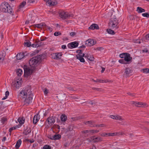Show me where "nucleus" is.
<instances>
[{"label": "nucleus", "instance_id": "obj_47", "mask_svg": "<svg viewBox=\"0 0 149 149\" xmlns=\"http://www.w3.org/2000/svg\"><path fill=\"white\" fill-rule=\"evenodd\" d=\"M30 46H31L33 47H38L37 43H36V44H31V45Z\"/></svg>", "mask_w": 149, "mask_h": 149}, {"label": "nucleus", "instance_id": "obj_15", "mask_svg": "<svg viewBox=\"0 0 149 149\" xmlns=\"http://www.w3.org/2000/svg\"><path fill=\"white\" fill-rule=\"evenodd\" d=\"M93 80L95 82H99L100 83H107L108 82H112V81L109 80L108 79H97L96 80H95L94 79H93Z\"/></svg>", "mask_w": 149, "mask_h": 149}, {"label": "nucleus", "instance_id": "obj_61", "mask_svg": "<svg viewBox=\"0 0 149 149\" xmlns=\"http://www.w3.org/2000/svg\"><path fill=\"white\" fill-rule=\"evenodd\" d=\"M100 135L103 137L105 136V133H103L100 134Z\"/></svg>", "mask_w": 149, "mask_h": 149}, {"label": "nucleus", "instance_id": "obj_19", "mask_svg": "<svg viewBox=\"0 0 149 149\" xmlns=\"http://www.w3.org/2000/svg\"><path fill=\"white\" fill-rule=\"evenodd\" d=\"M95 122L93 121H88L85 122L86 125L89 124V126L91 127H95Z\"/></svg>", "mask_w": 149, "mask_h": 149}, {"label": "nucleus", "instance_id": "obj_31", "mask_svg": "<svg viewBox=\"0 0 149 149\" xmlns=\"http://www.w3.org/2000/svg\"><path fill=\"white\" fill-rule=\"evenodd\" d=\"M46 39V37H42L40 38V39H37L35 40V43H38L40 41H43L45 40Z\"/></svg>", "mask_w": 149, "mask_h": 149}, {"label": "nucleus", "instance_id": "obj_3", "mask_svg": "<svg viewBox=\"0 0 149 149\" xmlns=\"http://www.w3.org/2000/svg\"><path fill=\"white\" fill-rule=\"evenodd\" d=\"M118 20L116 17L111 18L108 24V26L109 28L113 29L114 31L118 29Z\"/></svg>", "mask_w": 149, "mask_h": 149}, {"label": "nucleus", "instance_id": "obj_6", "mask_svg": "<svg viewBox=\"0 0 149 149\" xmlns=\"http://www.w3.org/2000/svg\"><path fill=\"white\" fill-rule=\"evenodd\" d=\"M59 15L60 17L63 19L70 18L71 17H72V15L68 13L63 11H62L60 13Z\"/></svg>", "mask_w": 149, "mask_h": 149}, {"label": "nucleus", "instance_id": "obj_8", "mask_svg": "<svg viewBox=\"0 0 149 149\" xmlns=\"http://www.w3.org/2000/svg\"><path fill=\"white\" fill-rule=\"evenodd\" d=\"M22 81L21 79H18L16 81L13 82L12 84V85L14 86V87H15L16 88H18L21 86Z\"/></svg>", "mask_w": 149, "mask_h": 149}, {"label": "nucleus", "instance_id": "obj_57", "mask_svg": "<svg viewBox=\"0 0 149 149\" xmlns=\"http://www.w3.org/2000/svg\"><path fill=\"white\" fill-rule=\"evenodd\" d=\"M146 39L148 40H149V34L147 35L146 36Z\"/></svg>", "mask_w": 149, "mask_h": 149}, {"label": "nucleus", "instance_id": "obj_35", "mask_svg": "<svg viewBox=\"0 0 149 149\" xmlns=\"http://www.w3.org/2000/svg\"><path fill=\"white\" fill-rule=\"evenodd\" d=\"M26 3V2L25 1H23L21 3L19 6V8H22L24 6Z\"/></svg>", "mask_w": 149, "mask_h": 149}, {"label": "nucleus", "instance_id": "obj_30", "mask_svg": "<svg viewBox=\"0 0 149 149\" xmlns=\"http://www.w3.org/2000/svg\"><path fill=\"white\" fill-rule=\"evenodd\" d=\"M85 57H86L88 60L90 61H93L94 59V58L93 56L87 54L86 55Z\"/></svg>", "mask_w": 149, "mask_h": 149}, {"label": "nucleus", "instance_id": "obj_43", "mask_svg": "<svg viewBox=\"0 0 149 149\" xmlns=\"http://www.w3.org/2000/svg\"><path fill=\"white\" fill-rule=\"evenodd\" d=\"M82 118V117L81 116H78L77 117H75L74 118V120H79L80 119H81Z\"/></svg>", "mask_w": 149, "mask_h": 149}, {"label": "nucleus", "instance_id": "obj_38", "mask_svg": "<svg viewBox=\"0 0 149 149\" xmlns=\"http://www.w3.org/2000/svg\"><path fill=\"white\" fill-rule=\"evenodd\" d=\"M105 125L104 124H98V125H95V127H105Z\"/></svg>", "mask_w": 149, "mask_h": 149}, {"label": "nucleus", "instance_id": "obj_49", "mask_svg": "<svg viewBox=\"0 0 149 149\" xmlns=\"http://www.w3.org/2000/svg\"><path fill=\"white\" fill-rule=\"evenodd\" d=\"M110 117L113 119H115L116 118V115H111L110 116Z\"/></svg>", "mask_w": 149, "mask_h": 149}, {"label": "nucleus", "instance_id": "obj_9", "mask_svg": "<svg viewBox=\"0 0 149 149\" xmlns=\"http://www.w3.org/2000/svg\"><path fill=\"white\" fill-rule=\"evenodd\" d=\"M49 6H54L57 4V2L55 0H44Z\"/></svg>", "mask_w": 149, "mask_h": 149}, {"label": "nucleus", "instance_id": "obj_59", "mask_svg": "<svg viewBox=\"0 0 149 149\" xmlns=\"http://www.w3.org/2000/svg\"><path fill=\"white\" fill-rule=\"evenodd\" d=\"M6 140V137L5 136L3 137V139L2 140V141L3 142L4 141Z\"/></svg>", "mask_w": 149, "mask_h": 149}, {"label": "nucleus", "instance_id": "obj_21", "mask_svg": "<svg viewBox=\"0 0 149 149\" xmlns=\"http://www.w3.org/2000/svg\"><path fill=\"white\" fill-rule=\"evenodd\" d=\"M61 138V136L60 134H55L52 136L50 139L52 140H55L59 139Z\"/></svg>", "mask_w": 149, "mask_h": 149}, {"label": "nucleus", "instance_id": "obj_14", "mask_svg": "<svg viewBox=\"0 0 149 149\" xmlns=\"http://www.w3.org/2000/svg\"><path fill=\"white\" fill-rule=\"evenodd\" d=\"M84 56L85 54H83L82 55L78 54L76 56V57L77 59L79 60L81 62H85V60L83 57H84Z\"/></svg>", "mask_w": 149, "mask_h": 149}, {"label": "nucleus", "instance_id": "obj_58", "mask_svg": "<svg viewBox=\"0 0 149 149\" xmlns=\"http://www.w3.org/2000/svg\"><path fill=\"white\" fill-rule=\"evenodd\" d=\"M102 68V70L101 71V73H103L104 71L105 70V68H103L102 67H101Z\"/></svg>", "mask_w": 149, "mask_h": 149}, {"label": "nucleus", "instance_id": "obj_23", "mask_svg": "<svg viewBox=\"0 0 149 149\" xmlns=\"http://www.w3.org/2000/svg\"><path fill=\"white\" fill-rule=\"evenodd\" d=\"M62 54L61 53H58L55 54L54 58L55 59H59L61 58Z\"/></svg>", "mask_w": 149, "mask_h": 149}, {"label": "nucleus", "instance_id": "obj_27", "mask_svg": "<svg viewBox=\"0 0 149 149\" xmlns=\"http://www.w3.org/2000/svg\"><path fill=\"white\" fill-rule=\"evenodd\" d=\"M61 119L62 121H65L67 120V116L65 114H63L61 116Z\"/></svg>", "mask_w": 149, "mask_h": 149}, {"label": "nucleus", "instance_id": "obj_51", "mask_svg": "<svg viewBox=\"0 0 149 149\" xmlns=\"http://www.w3.org/2000/svg\"><path fill=\"white\" fill-rule=\"evenodd\" d=\"M142 52H143L147 53L148 52V50L146 48H145V49H144L142 50Z\"/></svg>", "mask_w": 149, "mask_h": 149}, {"label": "nucleus", "instance_id": "obj_28", "mask_svg": "<svg viewBox=\"0 0 149 149\" xmlns=\"http://www.w3.org/2000/svg\"><path fill=\"white\" fill-rule=\"evenodd\" d=\"M45 25V24L44 23H42L39 24H35V25L34 26L35 27H36L38 28H41Z\"/></svg>", "mask_w": 149, "mask_h": 149}, {"label": "nucleus", "instance_id": "obj_54", "mask_svg": "<svg viewBox=\"0 0 149 149\" xmlns=\"http://www.w3.org/2000/svg\"><path fill=\"white\" fill-rule=\"evenodd\" d=\"M9 95V92L7 91L5 93V96L8 97V96Z\"/></svg>", "mask_w": 149, "mask_h": 149}, {"label": "nucleus", "instance_id": "obj_16", "mask_svg": "<svg viewBox=\"0 0 149 149\" xmlns=\"http://www.w3.org/2000/svg\"><path fill=\"white\" fill-rule=\"evenodd\" d=\"M133 105L138 107H145L148 105L146 103H133Z\"/></svg>", "mask_w": 149, "mask_h": 149}, {"label": "nucleus", "instance_id": "obj_62", "mask_svg": "<svg viewBox=\"0 0 149 149\" xmlns=\"http://www.w3.org/2000/svg\"><path fill=\"white\" fill-rule=\"evenodd\" d=\"M21 125H16L15 126L16 129L17 128H19V127H21Z\"/></svg>", "mask_w": 149, "mask_h": 149}, {"label": "nucleus", "instance_id": "obj_63", "mask_svg": "<svg viewBox=\"0 0 149 149\" xmlns=\"http://www.w3.org/2000/svg\"><path fill=\"white\" fill-rule=\"evenodd\" d=\"M69 131H71L72 130H73V128H71V126H69Z\"/></svg>", "mask_w": 149, "mask_h": 149}, {"label": "nucleus", "instance_id": "obj_32", "mask_svg": "<svg viewBox=\"0 0 149 149\" xmlns=\"http://www.w3.org/2000/svg\"><path fill=\"white\" fill-rule=\"evenodd\" d=\"M22 73V71L21 69H18L17 72V74L19 76H21Z\"/></svg>", "mask_w": 149, "mask_h": 149}, {"label": "nucleus", "instance_id": "obj_52", "mask_svg": "<svg viewBox=\"0 0 149 149\" xmlns=\"http://www.w3.org/2000/svg\"><path fill=\"white\" fill-rule=\"evenodd\" d=\"M103 49L104 48L102 47H100L97 48V49H95L99 51H101V50Z\"/></svg>", "mask_w": 149, "mask_h": 149}, {"label": "nucleus", "instance_id": "obj_40", "mask_svg": "<svg viewBox=\"0 0 149 149\" xmlns=\"http://www.w3.org/2000/svg\"><path fill=\"white\" fill-rule=\"evenodd\" d=\"M43 149H51V147L50 146L46 145L44 146Z\"/></svg>", "mask_w": 149, "mask_h": 149}, {"label": "nucleus", "instance_id": "obj_12", "mask_svg": "<svg viewBox=\"0 0 149 149\" xmlns=\"http://www.w3.org/2000/svg\"><path fill=\"white\" fill-rule=\"evenodd\" d=\"M124 59L127 63V64H129L132 62V58L130 57V55L129 53H127L126 54Z\"/></svg>", "mask_w": 149, "mask_h": 149}, {"label": "nucleus", "instance_id": "obj_7", "mask_svg": "<svg viewBox=\"0 0 149 149\" xmlns=\"http://www.w3.org/2000/svg\"><path fill=\"white\" fill-rule=\"evenodd\" d=\"M96 43V40L93 39H89L86 41L85 45L87 46H91L95 44Z\"/></svg>", "mask_w": 149, "mask_h": 149}, {"label": "nucleus", "instance_id": "obj_4", "mask_svg": "<svg viewBox=\"0 0 149 149\" xmlns=\"http://www.w3.org/2000/svg\"><path fill=\"white\" fill-rule=\"evenodd\" d=\"M41 59V56L39 55L31 58L29 63L31 67H35Z\"/></svg>", "mask_w": 149, "mask_h": 149}, {"label": "nucleus", "instance_id": "obj_24", "mask_svg": "<svg viewBox=\"0 0 149 149\" xmlns=\"http://www.w3.org/2000/svg\"><path fill=\"white\" fill-rule=\"evenodd\" d=\"M17 120L20 124L22 125L24 123L25 119L23 117H19L18 119Z\"/></svg>", "mask_w": 149, "mask_h": 149}, {"label": "nucleus", "instance_id": "obj_60", "mask_svg": "<svg viewBox=\"0 0 149 149\" xmlns=\"http://www.w3.org/2000/svg\"><path fill=\"white\" fill-rule=\"evenodd\" d=\"M110 136H114L115 135V134L113 133H109Z\"/></svg>", "mask_w": 149, "mask_h": 149}, {"label": "nucleus", "instance_id": "obj_20", "mask_svg": "<svg viewBox=\"0 0 149 149\" xmlns=\"http://www.w3.org/2000/svg\"><path fill=\"white\" fill-rule=\"evenodd\" d=\"M99 26L98 25L95 24H93L90 26L89 27V28L92 30H94V29H99Z\"/></svg>", "mask_w": 149, "mask_h": 149}, {"label": "nucleus", "instance_id": "obj_53", "mask_svg": "<svg viewBox=\"0 0 149 149\" xmlns=\"http://www.w3.org/2000/svg\"><path fill=\"white\" fill-rule=\"evenodd\" d=\"M99 132V131L98 130H92V133H96L97 132Z\"/></svg>", "mask_w": 149, "mask_h": 149}, {"label": "nucleus", "instance_id": "obj_42", "mask_svg": "<svg viewBox=\"0 0 149 149\" xmlns=\"http://www.w3.org/2000/svg\"><path fill=\"white\" fill-rule=\"evenodd\" d=\"M4 60V58L3 55L2 56L0 57V63H2Z\"/></svg>", "mask_w": 149, "mask_h": 149}, {"label": "nucleus", "instance_id": "obj_45", "mask_svg": "<svg viewBox=\"0 0 149 149\" xmlns=\"http://www.w3.org/2000/svg\"><path fill=\"white\" fill-rule=\"evenodd\" d=\"M38 44V47H40L41 45H44V43L43 42L40 41L38 43H37Z\"/></svg>", "mask_w": 149, "mask_h": 149}, {"label": "nucleus", "instance_id": "obj_36", "mask_svg": "<svg viewBox=\"0 0 149 149\" xmlns=\"http://www.w3.org/2000/svg\"><path fill=\"white\" fill-rule=\"evenodd\" d=\"M119 62L122 64H127V63L126 61H125V60L124 59H120L118 61Z\"/></svg>", "mask_w": 149, "mask_h": 149}, {"label": "nucleus", "instance_id": "obj_41", "mask_svg": "<svg viewBox=\"0 0 149 149\" xmlns=\"http://www.w3.org/2000/svg\"><path fill=\"white\" fill-rule=\"evenodd\" d=\"M127 53H124L122 54H121L120 55V58H124L125 55Z\"/></svg>", "mask_w": 149, "mask_h": 149}, {"label": "nucleus", "instance_id": "obj_18", "mask_svg": "<svg viewBox=\"0 0 149 149\" xmlns=\"http://www.w3.org/2000/svg\"><path fill=\"white\" fill-rule=\"evenodd\" d=\"M91 140L93 141L94 142H98L102 140V138L100 137H95V136L92 137Z\"/></svg>", "mask_w": 149, "mask_h": 149}, {"label": "nucleus", "instance_id": "obj_29", "mask_svg": "<svg viewBox=\"0 0 149 149\" xmlns=\"http://www.w3.org/2000/svg\"><path fill=\"white\" fill-rule=\"evenodd\" d=\"M107 31L108 33L111 34L113 35L115 33V32L114 31L111 29H107Z\"/></svg>", "mask_w": 149, "mask_h": 149}, {"label": "nucleus", "instance_id": "obj_39", "mask_svg": "<svg viewBox=\"0 0 149 149\" xmlns=\"http://www.w3.org/2000/svg\"><path fill=\"white\" fill-rule=\"evenodd\" d=\"M142 16L144 17H149V13H146L142 14Z\"/></svg>", "mask_w": 149, "mask_h": 149}, {"label": "nucleus", "instance_id": "obj_2", "mask_svg": "<svg viewBox=\"0 0 149 149\" xmlns=\"http://www.w3.org/2000/svg\"><path fill=\"white\" fill-rule=\"evenodd\" d=\"M0 9L3 12L7 13L13 15V9L7 2H4L2 3L0 6Z\"/></svg>", "mask_w": 149, "mask_h": 149}, {"label": "nucleus", "instance_id": "obj_48", "mask_svg": "<svg viewBox=\"0 0 149 149\" xmlns=\"http://www.w3.org/2000/svg\"><path fill=\"white\" fill-rule=\"evenodd\" d=\"M16 129V128L15 127H12L11 128H10L9 129V131L10 132H12V131L13 130H15V129Z\"/></svg>", "mask_w": 149, "mask_h": 149}, {"label": "nucleus", "instance_id": "obj_37", "mask_svg": "<svg viewBox=\"0 0 149 149\" xmlns=\"http://www.w3.org/2000/svg\"><path fill=\"white\" fill-rule=\"evenodd\" d=\"M141 71H142L144 73H149V69L148 68H145L141 70Z\"/></svg>", "mask_w": 149, "mask_h": 149}, {"label": "nucleus", "instance_id": "obj_11", "mask_svg": "<svg viewBox=\"0 0 149 149\" xmlns=\"http://www.w3.org/2000/svg\"><path fill=\"white\" fill-rule=\"evenodd\" d=\"M56 118L55 117H50L47 119V121L49 124L52 125L55 122Z\"/></svg>", "mask_w": 149, "mask_h": 149}, {"label": "nucleus", "instance_id": "obj_17", "mask_svg": "<svg viewBox=\"0 0 149 149\" xmlns=\"http://www.w3.org/2000/svg\"><path fill=\"white\" fill-rule=\"evenodd\" d=\"M78 43L77 42H73L69 43L68 45V47L71 48V47L75 48L78 46Z\"/></svg>", "mask_w": 149, "mask_h": 149}, {"label": "nucleus", "instance_id": "obj_64", "mask_svg": "<svg viewBox=\"0 0 149 149\" xmlns=\"http://www.w3.org/2000/svg\"><path fill=\"white\" fill-rule=\"evenodd\" d=\"M88 130H86L83 131L82 132L84 133H86L88 132Z\"/></svg>", "mask_w": 149, "mask_h": 149}, {"label": "nucleus", "instance_id": "obj_56", "mask_svg": "<svg viewBox=\"0 0 149 149\" xmlns=\"http://www.w3.org/2000/svg\"><path fill=\"white\" fill-rule=\"evenodd\" d=\"M127 94L129 95H130L132 96H134V95L133 94H132L131 93L129 92V93H127Z\"/></svg>", "mask_w": 149, "mask_h": 149}, {"label": "nucleus", "instance_id": "obj_1", "mask_svg": "<svg viewBox=\"0 0 149 149\" xmlns=\"http://www.w3.org/2000/svg\"><path fill=\"white\" fill-rule=\"evenodd\" d=\"M19 96L26 102H33L36 97L30 90L28 88L22 90L20 92Z\"/></svg>", "mask_w": 149, "mask_h": 149}, {"label": "nucleus", "instance_id": "obj_26", "mask_svg": "<svg viewBox=\"0 0 149 149\" xmlns=\"http://www.w3.org/2000/svg\"><path fill=\"white\" fill-rule=\"evenodd\" d=\"M136 11L139 13L144 12L145 11V10L144 9L139 7H137Z\"/></svg>", "mask_w": 149, "mask_h": 149}, {"label": "nucleus", "instance_id": "obj_5", "mask_svg": "<svg viewBox=\"0 0 149 149\" xmlns=\"http://www.w3.org/2000/svg\"><path fill=\"white\" fill-rule=\"evenodd\" d=\"M24 76L26 77H28L31 75L33 72V69L26 65L24 66Z\"/></svg>", "mask_w": 149, "mask_h": 149}, {"label": "nucleus", "instance_id": "obj_33", "mask_svg": "<svg viewBox=\"0 0 149 149\" xmlns=\"http://www.w3.org/2000/svg\"><path fill=\"white\" fill-rule=\"evenodd\" d=\"M115 120H124V119L122 118L120 116L118 115H116Z\"/></svg>", "mask_w": 149, "mask_h": 149}, {"label": "nucleus", "instance_id": "obj_22", "mask_svg": "<svg viewBox=\"0 0 149 149\" xmlns=\"http://www.w3.org/2000/svg\"><path fill=\"white\" fill-rule=\"evenodd\" d=\"M39 119V117L38 114L35 115L33 118V123L34 124H36L38 121Z\"/></svg>", "mask_w": 149, "mask_h": 149}, {"label": "nucleus", "instance_id": "obj_13", "mask_svg": "<svg viewBox=\"0 0 149 149\" xmlns=\"http://www.w3.org/2000/svg\"><path fill=\"white\" fill-rule=\"evenodd\" d=\"M26 55L24 53H20L18 54L16 56V58L17 60H21L23 58H26Z\"/></svg>", "mask_w": 149, "mask_h": 149}, {"label": "nucleus", "instance_id": "obj_50", "mask_svg": "<svg viewBox=\"0 0 149 149\" xmlns=\"http://www.w3.org/2000/svg\"><path fill=\"white\" fill-rule=\"evenodd\" d=\"M76 35L75 33L74 32H72L70 33V35L71 36H73Z\"/></svg>", "mask_w": 149, "mask_h": 149}, {"label": "nucleus", "instance_id": "obj_25", "mask_svg": "<svg viewBox=\"0 0 149 149\" xmlns=\"http://www.w3.org/2000/svg\"><path fill=\"white\" fill-rule=\"evenodd\" d=\"M21 143L22 141L21 139H19L17 141L15 146V147L16 149H17L19 148Z\"/></svg>", "mask_w": 149, "mask_h": 149}, {"label": "nucleus", "instance_id": "obj_34", "mask_svg": "<svg viewBox=\"0 0 149 149\" xmlns=\"http://www.w3.org/2000/svg\"><path fill=\"white\" fill-rule=\"evenodd\" d=\"M24 45L27 47H29L31 45V43L29 41L24 43Z\"/></svg>", "mask_w": 149, "mask_h": 149}, {"label": "nucleus", "instance_id": "obj_46", "mask_svg": "<svg viewBox=\"0 0 149 149\" xmlns=\"http://www.w3.org/2000/svg\"><path fill=\"white\" fill-rule=\"evenodd\" d=\"M61 33L59 32H56L54 33V35L55 36H58L59 35H61Z\"/></svg>", "mask_w": 149, "mask_h": 149}, {"label": "nucleus", "instance_id": "obj_55", "mask_svg": "<svg viewBox=\"0 0 149 149\" xmlns=\"http://www.w3.org/2000/svg\"><path fill=\"white\" fill-rule=\"evenodd\" d=\"M62 48L63 49H65L66 48V46L65 45H63L62 46Z\"/></svg>", "mask_w": 149, "mask_h": 149}, {"label": "nucleus", "instance_id": "obj_10", "mask_svg": "<svg viewBox=\"0 0 149 149\" xmlns=\"http://www.w3.org/2000/svg\"><path fill=\"white\" fill-rule=\"evenodd\" d=\"M132 70L130 68H126L125 70V72L123 74V76L126 77H129L130 74L132 72Z\"/></svg>", "mask_w": 149, "mask_h": 149}, {"label": "nucleus", "instance_id": "obj_44", "mask_svg": "<svg viewBox=\"0 0 149 149\" xmlns=\"http://www.w3.org/2000/svg\"><path fill=\"white\" fill-rule=\"evenodd\" d=\"M44 94L47 95L48 93V90L46 88H45L44 91Z\"/></svg>", "mask_w": 149, "mask_h": 149}]
</instances>
